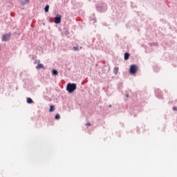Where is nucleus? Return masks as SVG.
Masks as SVG:
<instances>
[{"instance_id":"9","label":"nucleus","mask_w":177,"mask_h":177,"mask_svg":"<svg viewBox=\"0 0 177 177\" xmlns=\"http://www.w3.org/2000/svg\"><path fill=\"white\" fill-rule=\"evenodd\" d=\"M44 10L46 13H48V12H49V5L46 6Z\"/></svg>"},{"instance_id":"16","label":"nucleus","mask_w":177,"mask_h":177,"mask_svg":"<svg viewBox=\"0 0 177 177\" xmlns=\"http://www.w3.org/2000/svg\"><path fill=\"white\" fill-rule=\"evenodd\" d=\"M173 110H174V111H177V107H176V106H174V107H173Z\"/></svg>"},{"instance_id":"6","label":"nucleus","mask_w":177,"mask_h":177,"mask_svg":"<svg viewBox=\"0 0 177 177\" xmlns=\"http://www.w3.org/2000/svg\"><path fill=\"white\" fill-rule=\"evenodd\" d=\"M130 56H131V55H129V53H124V60H128L129 59Z\"/></svg>"},{"instance_id":"18","label":"nucleus","mask_w":177,"mask_h":177,"mask_svg":"<svg viewBox=\"0 0 177 177\" xmlns=\"http://www.w3.org/2000/svg\"><path fill=\"white\" fill-rule=\"evenodd\" d=\"M109 107H111V104L109 105Z\"/></svg>"},{"instance_id":"14","label":"nucleus","mask_w":177,"mask_h":177,"mask_svg":"<svg viewBox=\"0 0 177 177\" xmlns=\"http://www.w3.org/2000/svg\"><path fill=\"white\" fill-rule=\"evenodd\" d=\"M28 2H30V0H25V2H24L23 4L25 5V3H28Z\"/></svg>"},{"instance_id":"11","label":"nucleus","mask_w":177,"mask_h":177,"mask_svg":"<svg viewBox=\"0 0 177 177\" xmlns=\"http://www.w3.org/2000/svg\"><path fill=\"white\" fill-rule=\"evenodd\" d=\"M27 103H29V104L32 103V99H31L30 97H28L27 98Z\"/></svg>"},{"instance_id":"5","label":"nucleus","mask_w":177,"mask_h":177,"mask_svg":"<svg viewBox=\"0 0 177 177\" xmlns=\"http://www.w3.org/2000/svg\"><path fill=\"white\" fill-rule=\"evenodd\" d=\"M36 68L37 70H39L41 68L45 69V66H44V64H38V65L36 66Z\"/></svg>"},{"instance_id":"1","label":"nucleus","mask_w":177,"mask_h":177,"mask_svg":"<svg viewBox=\"0 0 177 177\" xmlns=\"http://www.w3.org/2000/svg\"><path fill=\"white\" fill-rule=\"evenodd\" d=\"M75 89H77V84H75L68 83L66 86V91H68L69 93H73Z\"/></svg>"},{"instance_id":"15","label":"nucleus","mask_w":177,"mask_h":177,"mask_svg":"<svg viewBox=\"0 0 177 177\" xmlns=\"http://www.w3.org/2000/svg\"><path fill=\"white\" fill-rule=\"evenodd\" d=\"M86 127H91V123L90 122L86 123Z\"/></svg>"},{"instance_id":"13","label":"nucleus","mask_w":177,"mask_h":177,"mask_svg":"<svg viewBox=\"0 0 177 177\" xmlns=\"http://www.w3.org/2000/svg\"><path fill=\"white\" fill-rule=\"evenodd\" d=\"M55 118V120H60V115L59 113L56 114Z\"/></svg>"},{"instance_id":"12","label":"nucleus","mask_w":177,"mask_h":177,"mask_svg":"<svg viewBox=\"0 0 177 177\" xmlns=\"http://www.w3.org/2000/svg\"><path fill=\"white\" fill-rule=\"evenodd\" d=\"M57 74H59V73L56 71V70H53V75H57Z\"/></svg>"},{"instance_id":"4","label":"nucleus","mask_w":177,"mask_h":177,"mask_svg":"<svg viewBox=\"0 0 177 177\" xmlns=\"http://www.w3.org/2000/svg\"><path fill=\"white\" fill-rule=\"evenodd\" d=\"M55 24H59L62 23V15H57L55 17Z\"/></svg>"},{"instance_id":"7","label":"nucleus","mask_w":177,"mask_h":177,"mask_svg":"<svg viewBox=\"0 0 177 177\" xmlns=\"http://www.w3.org/2000/svg\"><path fill=\"white\" fill-rule=\"evenodd\" d=\"M80 49H82V47L81 46H77V47H73V50L77 52V50H80Z\"/></svg>"},{"instance_id":"17","label":"nucleus","mask_w":177,"mask_h":177,"mask_svg":"<svg viewBox=\"0 0 177 177\" xmlns=\"http://www.w3.org/2000/svg\"><path fill=\"white\" fill-rule=\"evenodd\" d=\"M126 97H129V94H127Z\"/></svg>"},{"instance_id":"2","label":"nucleus","mask_w":177,"mask_h":177,"mask_svg":"<svg viewBox=\"0 0 177 177\" xmlns=\"http://www.w3.org/2000/svg\"><path fill=\"white\" fill-rule=\"evenodd\" d=\"M129 71L130 74H136L138 72V66L136 65H131Z\"/></svg>"},{"instance_id":"3","label":"nucleus","mask_w":177,"mask_h":177,"mask_svg":"<svg viewBox=\"0 0 177 177\" xmlns=\"http://www.w3.org/2000/svg\"><path fill=\"white\" fill-rule=\"evenodd\" d=\"M10 37H11L10 33L4 34L3 35V37H2L1 40L3 42H6L7 41H9V39H10Z\"/></svg>"},{"instance_id":"8","label":"nucleus","mask_w":177,"mask_h":177,"mask_svg":"<svg viewBox=\"0 0 177 177\" xmlns=\"http://www.w3.org/2000/svg\"><path fill=\"white\" fill-rule=\"evenodd\" d=\"M50 113H52V111H55V106L51 105L50 106V110H49Z\"/></svg>"},{"instance_id":"10","label":"nucleus","mask_w":177,"mask_h":177,"mask_svg":"<svg viewBox=\"0 0 177 177\" xmlns=\"http://www.w3.org/2000/svg\"><path fill=\"white\" fill-rule=\"evenodd\" d=\"M114 74H118V67H115L113 69Z\"/></svg>"}]
</instances>
